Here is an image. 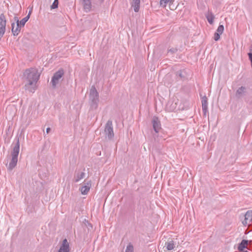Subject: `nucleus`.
Returning a JSON list of instances; mask_svg holds the SVG:
<instances>
[{"instance_id": "f257e3e1", "label": "nucleus", "mask_w": 252, "mask_h": 252, "mask_svg": "<svg viewBox=\"0 0 252 252\" xmlns=\"http://www.w3.org/2000/svg\"><path fill=\"white\" fill-rule=\"evenodd\" d=\"M23 76L27 82L25 85L26 93H34L36 89L37 82L40 77L37 69L32 67L27 69L24 72Z\"/></svg>"}, {"instance_id": "f03ea898", "label": "nucleus", "mask_w": 252, "mask_h": 252, "mask_svg": "<svg viewBox=\"0 0 252 252\" xmlns=\"http://www.w3.org/2000/svg\"><path fill=\"white\" fill-rule=\"evenodd\" d=\"M15 140L16 141V143L14 144L11 152V159L7 167V169L9 170H12L16 167L18 161V156L20 151L19 138L16 137Z\"/></svg>"}, {"instance_id": "7ed1b4c3", "label": "nucleus", "mask_w": 252, "mask_h": 252, "mask_svg": "<svg viewBox=\"0 0 252 252\" xmlns=\"http://www.w3.org/2000/svg\"><path fill=\"white\" fill-rule=\"evenodd\" d=\"M104 134L106 139H107L109 140H111L113 139L114 133L112 121L111 120H108L105 126Z\"/></svg>"}, {"instance_id": "20e7f679", "label": "nucleus", "mask_w": 252, "mask_h": 252, "mask_svg": "<svg viewBox=\"0 0 252 252\" xmlns=\"http://www.w3.org/2000/svg\"><path fill=\"white\" fill-rule=\"evenodd\" d=\"M63 74L64 70L62 68L60 69L54 74L51 81L53 88H56V85L59 83L60 80L63 76Z\"/></svg>"}, {"instance_id": "39448f33", "label": "nucleus", "mask_w": 252, "mask_h": 252, "mask_svg": "<svg viewBox=\"0 0 252 252\" xmlns=\"http://www.w3.org/2000/svg\"><path fill=\"white\" fill-rule=\"evenodd\" d=\"M6 20L4 14L0 15V40L5 32Z\"/></svg>"}, {"instance_id": "423d86ee", "label": "nucleus", "mask_w": 252, "mask_h": 252, "mask_svg": "<svg viewBox=\"0 0 252 252\" xmlns=\"http://www.w3.org/2000/svg\"><path fill=\"white\" fill-rule=\"evenodd\" d=\"M169 99L167 103V106H169L170 111H173L177 107V105L178 102V99L175 95H172L171 97H170V95H169Z\"/></svg>"}, {"instance_id": "0eeeda50", "label": "nucleus", "mask_w": 252, "mask_h": 252, "mask_svg": "<svg viewBox=\"0 0 252 252\" xmlns=\"http://www.w3.org/2000/svg\"><path fill=\"white\" fill-rule=\"evenodd\" d=\"M99 95H90L89 104L90 109L95 110L98 107L99 102Z\"/></svg>"}, {"instance_id": "6e6552de", "label": "nucleus", "mask_w": 252, "mask_h": 252, "mask_svg": "<svg viewBox=\"0 0 252 252\" xmlns=\"http://www.w3.org/2000/svg\"><path fill=\"white\" fill-rule=\"evenodd\" d=\"M152 124L153 129L156 133H158L161 129V124L158 117L154 116L152 120Z\"/></svg>"}, {"instance_id": "1a4fd4ad", "label": "nucleus", "mask_w": 252, "mask_h": 252, "mask_svg": "<svg viewBox=\"0 0 252 252\" xmlns=\"http://www.w3.org/2000/svg\"><path fill=\"white\" fill-rule=\"evenodd\" d=\"M91 181H89L86 182V180H85L84 182V185L80 188L79 190L81 191L82 194L86 195L88 194L90 189V188H91Z\"/></svg>"}, {"instance_id": "9d476101", "label": "nucleus", "mask_w": 252, "mask_h": 252, "mask_svg": "<svg viewBox=\"0 0 252 252\" xmlns=\"http://www.w3.org/2000/svg\"><path fill=\"white\" fill-rule=\"evenodd\" d=\"M201 102L203 116L206 117L207 114L208 113V98L206 95H203V96L201 98Z\"/></svg>"}, {"instance_id": "9b49d317", "label": "nucleus", "mask_w": 252, "mask_h": 252, "mask_svg": "<svg viewBox=\"0 0 252 252\" xmlns=\"http://www.w3.org/2000/svg\"><path fill=\"white\" fill-rule=\"evenodd\" d=\"M70 248L69 243L66 239H64L58 252H69Z\"/></svg>"}, {"instance_id": "f8f14e48", "label": "nucleus", "mask_w": 252, "mask_h": 252, "mask_svg": "<svg viewBox=\"0 0 252 252\" xmlns=\"http://www.w3.org/2000/svg\"><path fill=\"white\" fill-rule=\"evenodd\" d=\"M85 173L80 170H76L74 175L73 181L75 183L78 182L80 180L85 178Z\"/></svg>"}, {"instance_id": "ddd939ff", "label": "nucleus", "mask_w": 252, "mask_h": 252, "mask_svg": "<svg viewBox=\"0 0 252 252\" xmlns=\"http://www.w3.org/2000/svg\"><path fill=\"white\" fill-rule=\"evenodd\" d=\"M252 243V240H247L245 239H243L242 240L240 243L239 244L237 249L239 252H243L245 249L247 248L248 245L250 243Z\"/></svg>"}, {"instance_id": "4468645a", "label": "nucleus", "mask_w": 252, "mask_h": 252, "mask_svg": "<svg viewBox=\"0 0 252 252\" xmlns=\"http://www.w3.org/2000/svg\"><path fill=\"white\" fill-rule=\"evenodd\" d=\"M83 8L87 12L91 11L92 8V2L91 0H81Z\"/></svg>"}, {"instance_id": "2eb2a0df", "label": "nucleus", "mask_w": 252, "mask_h": 252, "mask_svg": "<svg viewBox=\"0 0 252 252\" xmlns=\"http://www.w3.org/2000/svg\"><path fill=\"white\" fill-rule=\"evenodd\" d=\"M140 0H132L131 5L134 8V11L138 12L139 10Z\"/></svg>"}, {"instance_id": "dca6fc26", "label": "nucleus", "mask_w": 252, "mask_h": 252, "mask_svg": "<svg viewBox=\"0 0 252 252\" xmlns=\"http://www.w3.org/2000/svg\"><path fill=\"white\" fill-rule=\"evenodd\" d=\"M82 227L86 231V229H87L88 232L90 231H91L93 229V225L91 223H90L88 220L85 219L83 221V223L82 224Z\"/></svg>"}, {"instance_id": "f3484780", "label": "nucleus", "mask_w": 252, "mask_h": 252, "mask_svg": "<svg viewBox=\"0 0 252 252\" xmlns=\"http://www.w3.org/2000/svg\"><path fill=\"white\" fill-rule=\"evenodd\" d=\"M32 9L30 10L28 14L25 17H24L21 21H19V23L23 27H24L25 26L26 23L29 20V19L30 17V16H31V14L32 13Z\"/></svg>"}, {"instance_id": "a211bd4d", "label": "nucleus", "mask_w": 252, "mask_h": 252, "mask_svg": "<svg viewBox=\"0 0 252 252\" xmlns=\"http://www.w3.org/2000/svg\"><path fill=\"white\" fill-rule=\"evenodd\" d=\"M15 23H12L11 24V31L14 36H17L20 32L17 27L15 28Z\"/></svg>"}, {"instance_id": "6ab92c4d", "label": "nucleus", "mask_w": 252, "mask_h": 252, "mask_svg": "<svg viewBox=\"0 0 252 252\" xmlns=\"http://www.w3.org/2000/svg\"><path fill=\"white\" fill-rule=\"evenodd\" d=\"M206 19H207L208 22L210 24H212L214 23L215 16L212 12L208 13L207 14H206Z\"/></svg>"}, {"instance_id": "aec40b11", "label": "nucleus", "mask_w": 252, "mask_h": 252, "mask_svg": "<svg viewBox=\"0 0 252 252\" xmlns=\"http://www.w3.org/2000/svg\"><path fill=\"white\" fill-rule=\"evenodd\" d=\"M165 245L168 251L172 250L175 248L174 243L172 240L166 242Z\"/></svg>"}, {"instance_id": "412c9836", "label": "nucleus", "mask_w": 252, "mask_h": 252, "mask_svg": "<svg viewBox=\"0 0 252 252\" xmlns=\"http://www.w3.org/2000/svg\"><path fill=\"white\" fill-rule=\"evenodd\" d=\"M185 71L179 70L177 72V76L179 77L181 79L184 80L186 78V76L184 75Z\"/></svg>"}, {"instance_id": "4be33fe9", "label": "nucleus", "mask_w": 252, "mask_h": 252, "mask_svg": "<svg viewBox=\"0 0 252 252\" xmlns=\"http://www.w3.org/2000/svg\"><path fill=\"white\" fill-rule=\"evenodd\" d=\"M245 220H249L251 219V220L252 218V210H249L248 211L245 215Z\"/></svg>"}, {"instance_id": "5701e85b", "label": "nucleus", "mask_w": 252, "mask_h": 252, "mask_svg": "<svg viewBox=\"0 0 252 252\" xmlns=\"http://www.w3.org/2000/svg\"><path fill=\"white\" fill-rule=\"evenodd\" d=\"M246 88L245 87H241L239 88L236 92V94H242L243 93H245Z\"/></svg>"}, {"instance_id": "b1692460", "label": "nucleus", "mask_w": 252, "mask_h": 252, "mask_svg": "<svg viewBox=\"0 0 252 252\" xmlns=\"http://www.w3.org/2000/svg\"><path fill=\"white\" fill-rule=\"evenodd\" d=\"M90 94H98V92L94 86H92L90 91Z\"/></svg>"}, {"instance_id": "393cba45", "label": "nucleus", "mask_w": 252, "mask_h": 252, "mask_svg": "<svg viewBox=\"0 0 252 252\" xmlns=\"http://www.w3.org/2000/svg\"><path fill=\"white\" fill-rule=\"evenodd\" d=\"M59 0H54L53 3L51 5L50 8L51 9H56L58 7Z\"/></svg>"}, {"instance_id": "a878e982", "label": "nucleus", "mask_w": 252, "mask_h": 252, "mask_svg": "<svg viewBox=\"0 0 252 252\" xmlns=\"http://www.w3.org/2000/svg\"><path fill=\"white\" fill-rule=\"evenodd\" d=\"M224 31V27L222 25H220L217 30V32L222 34Z\"/></svg>"}, {"instance_id": "bb28decb", "label": "nucleus", "mask_w": 252, "mask_h": 252, "mask_svg": "<svg viewBox=\"0 0 252 252\" xmlns=\"http://www.w3.org/2000/svg\"><path fill=\"white\" fill-rule=\"evenodd\" d=\"M178 51L177 48H171L170 49H168V53L170 54L171 55H173L175 53Z\"/></svg>"}, {"instance_id": "cd10ccee", "label": "nucleus", "mask_w": 252, "mask_h": 252, "mask_svg": "<svg viewBox=\"0 0 252 252\" xmlns=\"http://www.w3.org/2000/svg\"><path fill=\"white\" fill-rule=\"evenodd\" d=\"M125 252H133V247L129 244L127 246Z\"/></svg>"}, {"instance_id": "c85d7f7f", "label": "nucleus", "mask_w": 252, "mask_h": 252, "mask_svg": "<svg viewBox=\"0 0 252 252\" xmlns=\"http://www.w3.org/2000/svg\"><path fill=\"white\" fill-rule=\"evenodd\" d=\"M221 34H220L218 32H215L214 33V39L215 41H218L220 39V35Z\"/></svg>"}, {"instance_id": "c756f323", "label": "nucleus", "mask_w": 252, "mask_h": 252, "mask_svg": "<svg viewBox=\"0 0 252 252\" xmlns=\"http://www.w3.org/2000/svg\"><path fill=\"white\" fill-rule=\"evenodd\" d=\"M168 2H167V0H160V5L161 6L163 7H165Z\"/></svg>"}, {"instance_id": "7c9ffc66", "label": "nucleus", "mask_w": 252, "mask_h": 252, "mask_svg": "<svg viewBox=\"0 0 252 252\" xmlns=\"http://www.w3.org/2000/svg\"><path fill=\"white\" fill-rule=\"evenodd\" d=\"M16 27L20 31V32L21 31V28H23L19 23H16Z\"/></svg>"}, {"instance_id": "2f4dec72", "label": "nucleus", "mask_w": 252, "mask_h": 252, "mask_svg": "<svg viewBox=\"0 0 252 252\" xmlns=\"http://www.w3.org/2000/svg\"><path fill=\"white\" fill-rule=\"evenodd\" d=\"M14 20L16 22V23H19L20 21L19 20L18 17L17 16H15L14 17Z\"/></svg>"}, {"instance_id": "473e14b6", "label": "nucleus", "mask_w": 252, "mask_h": 252, "mask_svg": "<svg viewBox=\"0 0 252 252\" xmlns=\"http://www.w3.org/2000/svg\"><path fill=\"white\" fill-rule=\"evenodd\" d=\"M247 220H245H245L242 221V223L243 224V225H244L246 226V225L248 224Z\"/></svg>"}, {"instance_id": "72a5a7b5", "label": "nucleus", "mask_w": 252, "mask_h": 252, "mask_svg": "<svg viewBox=\"0 0 252 252\" xmlns=\"http://www.w3.org/2000/svg\"><path fill=\"white\" fill-rule=\"evenodd\" d=\"M51 131V128L50 127H47L46 128V133L48 134L50 132V131Z\"/></svg>"}, {"instance_id": "f704fd0d", "label": "nucleus", "mask_w": 252, "mask_h": 252, "mask_svg": "<svg viewBox=\"0 0 252 252\" xmlns=\"http://www.w3.org/2000/svg\"><path fill=\"white\" fill-rule=\"evenodd\" d=\"M174 0H167L168 3H172Z\"/></svg>"}, {"instance_id": "c9c22d12", "label": "nucleus", "mask_w": 252, "mask_h": 252, "mask_svg": "<svg viewBox=\"0 0 252 252\" xmlns=\"http://www.w3.org/2000/svg\"><path fill=\"white\" fill-rule=\"evenodd\" d=\"M248 252V251H243V252Z\"/></svg>"}]
</instances>
